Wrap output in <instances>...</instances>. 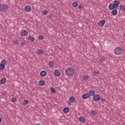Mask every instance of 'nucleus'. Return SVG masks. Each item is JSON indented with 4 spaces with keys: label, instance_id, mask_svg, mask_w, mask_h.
Wrapping results in <instances>:
<instances>
[{
    "label": "nucleus",
    "instance_id": "f257e3e1",
    "mask_svg": "<svg viewBox=\"0 0 125 125\" xmlns=\"http://www.w3.org/2000/svg\"><path fill=\"white\" fill-rule=\"evenodd\" d=\"M75 73V69L71 67L65 69V74L67 76H72Z\"/></svg>",
    "mask_w": 125,
    "mask_h": 125
},
{
    "label": "nucleus",
    "instance_id": "f03ea898",
    "mask_svg": "<svg viewBox=\"0 0 125 125\" xmlns=\"http://www.w3.org/2000/svg\"><path fill=\"white\" fill-rule=\"evenodd\" d=\"M9 7L8 5L6 4H0V11L1 12H4V11H6L8 9Z\"/></svg>",
    "mask_w": 125,
    "mask_h": 125
},
{
    "label": "nucleus",
    "instance_id": "7ed1b4c3",
    "mask_svg": "<svg viewBox=\"0 0 125 125\" xmlns=\"http://www.w3.org/2000/svg\"><path fill=\"white\" fill-rule=\"evenodd\" d=\"M114 53L116 54V55H120L123 53V49L121 47H117L115 48L114 50Z\"/></svg>",
    "mask_w": 125,
    "mask_h": 125
},
{
    "label": "nucleus",
    "instance_id": "20e7f679",
    "mask_svg": "<svg viewBox=\"0 0 125 125\" xmlns=\"http://www.w3.org/2000/svg\"><path fill=\"white\" fill-rule=\"evenodd\" d=\"M5 64H6V60H3L0 63V70L2 71L5 68Z\"/></svg>",
    "mask_w": 125,
    "mask_h": 125
},
{
    "label": "nucleus",
    "instance_id": "39448f33",
    "mask_svg": "<svg viewBox=\"0 0 125 125\" xmlns=\"http://www.w3.org/2000/svg\"><path fill=\"white\" fill-rule=\"evenodd\" d=\"M101 99V97L99 94H96L93 97L94 101H98L100 100Z\"/></svg>",
    "mask_w": 125,
    "mask_h": 125
},
{
    "label": "nucleus",
    "instance_id": "423d86ee",
    "mask_svg": "<svg viewBox=\"0 0 125 125\" xmlns=\"http://www.w3.org/2000/svg\"><path fill=\"white\" fill-rule=\"evenodd\" d=\"M120 1L117 0H114L113 1V4L114 5L115 7H116V9H118L119 7V5H120Z\"/></svg>",
    "mask_w": 125,
    "mask_h": 125
},
{
    "label": "nucleus",
    "instance_id": "0eeeda50",
    "mask_svg": "<svg viewBox=\"0 0 125 125\" xmlns=\"http://www.w3.org/2000/svg\"><path fill=\"white\" fill-rule=\"evenodd\" d=\"M105 23H106V21H105V20H102L98 22V25L102 27L104 26Z\"/></svg>",
    "mask_w": 125,
    "mask_h": 125
},
{
    "label": "nucleus",
    "instance_id": "6e6552de",
    "mask_svg": "<svg viewBox=\"0 0 125 125\" xmlns=\"http://www.w3.org/2000/svg\"><path fill=\"white\" fill-rule=\"evenodd\" d=\"M21 35L22 37L23 36L25 37V36H27V35H28V31L25 30H21Z\"/></svg>",
    "mask_w": 125,
    "mask_h": 125
},
{
    "label": "nucleus",
    "instance_id": "1a4fd4ad",
    "mask_svg": "<svg viewBox=\"0 0 125 125\" xmlns=\"http://www.w3.org/2000/svg\"><path fill=\"white\" fill-rule=\"evenodd\" d=\"M68 101L70 103H75L76 102V99L74 97H70L68 99Z\"/></svg>",
    "mask_w": 125,
    "mask_h": 125
},
{
    "label": "nucleus",
    "instance_id": "9d476101",
    "mask_svg": "<svg viewBox=\"0 0 125 125\" xmlns=\"http://www.w3.org/2000/svg\"><path fill=\"white\" fill-rule=\"evenodd\" d=\"M24 10H25V11H27V12H30L32 10V8H31V6H26L24 8Z\"/></svg>",
    "mask_w": 125,
    "mask_h": 125
},
{
    "label": "nucleus",
    "instance_id": "9b49d317",
    "mask_svg": "<svg viewBox=\"0 0 125 125\" xmlns=\"http://www.w3.org/2000/svg\"><path fill=\"white\" fill-rule=\"evenodd\" d=\"M89 97V94L88 93H85L83 95L82 98L83 99H87Z\"/></svg>",
    "mask_w": 125,
    "mask_h": 125
},
{
    "label": "nucleus",
    "instance_id": "f8f14e48",
    "mask_svg": "<svg viewBox=\"0 0 125 125\" xmlns=\"http://www.w3.org/2000/svg\"><path fill=\"white\" fill-rule=\"evenodd\" d=\"M79 121H80V122H81V123H85V122L86 121L85 118L83 116H81L79 117Z\"/></svg>",
    "mask_w": 125,
    "mask_h": 125
},
{
    "label": "nucleus",
    "instance_id": "ddd939ff",
    "mask_svg": "<svg viewBox=\"0 0 125 125\" xmlns=\"http://www.w3.org/2000/svg\"><path fill=\"white\" fill-rule=\"evenodd\" d=\"M108 8L110 10H113L116 8V7L113 3L110 4L108 6Z\"/></svg>",
    "mask_w": 125,
    "mask_h": 125
},
{
    "label": "nucleus",
    "instance_id": "4468645a",
    "mask_svg": "<svg viewBox=\"0 0 125 125\" xmlns=\"http://www.w3.org/2000/svg\"><path fill=\"white\" fill-rule=\"evenodd\" d=\"M54 74L55 77H59L61 75L60 71L58 70H55Z\"/></svg>",
    "mask_w": 125,
    "mask_h": 125
},
{
    "label": "nucleus",
    "instance_id": "2eb2a0df",
    "mask_svg": "<svg viewBox=\"0 0 125 125\" xmlns=\"http://www.w3.org/2000/svg\"><path fill=\"white\" fill-rule=\"evenodd\" d=\"M89 96H94L95 95V91L91 90L89 92Z\"/></svg>",
    "mask_w": 125,
    "mask_h": 125
},
{
    "label": "nucleus",
    "instance_id": "dca6fc26",
    "mask_svg": "<svg viewBox=\"0 0 125 125\" xmlns=\"http://www.w3.org/2000/svg\"><path fill=\"white\" fill-rule=\"evenodd\" d=\"M63 112L65 113V114H67V113L70 112V108L69 107H64L63 109Z\"/></svg>",
    "mask_w": 125,
    "mask_h": 125
},
{
    "label": "nucleus",
    "instance_id": "f3484780",
    "mask_svg": "<svg viewBox=\"0 0 125 125\" xmlns=\"http://www.w3.org/2000/svg\"><path fill=\"white\" fill-rule=\"evenodd\" d=\"M46 71L43 70L41 72L40 76L41 77H45V76H46Z\"/></svg>",
    "mask_w": 125,
    "mask_h": 125
},
{
    "label": "nucleus",
    "instance_id": "a211bd4d",
    "mask_svg": "<svg viewBox=\"0 0 125 125\" xmlns=\"http://www.w3.org/2000/svg\"><path fill=\"white\" fill-rule=\"evenodd\" d=\"M112 15L115 16L118 14V11L116 9L113 10L111 12Z\"/></svg>",
    "mask_w": 125,
    "mask_h": 125
},
{
    "label": "nucleus",
    "instance_id": "6ab92c4d",
    "mask_svg": "<svg viewBox=\"0 0 125 125\" xmlns=\"http://www.w3.org/2000/svg\"><path fill=\"white\" fill-rule=\"evenodd\" d=\"M5 82H6V78L5 77H3L2 78L0 81V83L2 84H3V83H5Z\"/></svg>",
    "mask_w": 125,
    "mask_h": 125
},
{
    "label": "nucleus",
    "instance_id": "aec40b11",
    "mask_svg": "<svg viewBox=\"0 0 125 125\" xmlns=\"http://www.w3.org/2000/svg\"><path fill=\"white\" fill-rule=\"evenodd\" d=\"M38 54L41 55V54H43L44 53V50L42 49H39L37 51Z\"/></svg>",
    "mask_w": 125,
    "mask_h": 125
},
{
    "label": "nucleus",
    "instance_id": "412c9836",
    "mask_svg": "<svg viewBox=\"0 0 125 125\" xmlns=\"http://www.w3.org/2000/svg\"><path fill=\"white\" fill-rule=\"evenodd\" d=\"M120 10H122V11H125V6L121 4L120 5Z\"/></svg>",
    "mask_w": 125,
    "mask_h": 125
},
{
    "label": "nucleus",
    "instance_id": "4be33fe9",
    "mask_svg": "<svg viewBox=\"0 0 125 125\" xmlns=\"http://www.w3.org/2000/svg\"><path fill=\"white\" fill-rule=\"evenodd\" d=\"M45 83V82H44V81H43V80H40L39 82V85H41V86L44 85Z\"/></svg>",
    "mask_w": 125,
    "mask_h": 125
},
{
    "label": "nucleus",
    "instance_id": "5701e85b",
    "mask_svg": "<svg viewBox=\"0 0 125 125\" xmlns=\"http://www.w3.org/2000/svg\"><path fill=\"white\" fill-rule=\"evenodd\" d=\"M28 40H29V41H31V42H35V38L33 37L32 36H29L28 37Z\"/></svg>",
    "mask_w": 125,
    "mask_h": 125
},
{
    "label": "nucleus",
    "instance_id": "b1692460",
    "mask_svg": "<svg viewBox=\"0 0 125 125\" xmlns=\"http://www.w3.org/2000/svg\"><path fill=\"white\" fill-rule=\"evenodd\" d=\"M48 65H49V67H53L54 66V63H53L51 61H49L48 62Z\"/></svg>",
    "mask_w": 125,
    "mask_h": 125
},
{
    "label": "nucleus",
    "instance_id": "393cba45",
    "mask_svg": "<svg viewBox=\"0 0 125 125\" xmlns=\"http://www.w3.org/2000/svg\"><path fill=\"white\" fill-rule=\"evenodd\" d=\"M91 114L93 116H96V115H97V111H96V110H92Z\"/></svg>",
    "mask_w": 125,
    "mask_h": 125
},
{
    "label": "nucleus",
    "instance_id": "a878e982",
    "mask_svg": "<svg viewBox=\"0 0 125 125\" xmlns=\"http://www.w3.org/2000/svg\"><path fill=\"white\" fill-rule=\"evenodd\" d=\"M99 71L97 70V71H94V72L93 73V75L97 76V75H99Z\"/></svg>",
    "mask_w": 125,
    "mask_h": 125
},
{
    "label": "nucleus",
    "instance_id": "bb28decb",
    "mask_svg": "<svg viewBox=\"0 0 125 125\" xmlns=\"http://www.w3.org/2000/svg\"><path fill=\"white\" fill-rule=\"evenodd\" d=\"M89 76L85 75L83 76V80H85V81H86V80H89Z\"/></svg>",
    "mask_w": 125,
    "mask_h": 125
},
{
    "label": "nucleus",
    "instance_id": "cd10ccee",
    "mask_svg": "<svg viewBox=\"0 0 125 125\" xmlns=\"http://www.w3.org/2000/svg\"><path fill=\"white\" fill-rule=\"evenodd\" d=\"M17 100V99L16 98H15V97H13L11 98V102H16Z\"/></svg>",
    "mask_w": 125,
    "mask_h": 125
},
{
    "label": "nucleus",
    "instance_id": "c85d7f7f",
    "mask_svg": "<svg viewBox=\"0 0 125 125\" xmlns=\"http://www.w3.org/2000/svg\"><path fill=\"white\" fill-rule=\"evenodd\" d=\"M73 6L74 7H77V6H78V2L75 1V2H73Z\"/></svg>",
    "mask_w": 125,
    "mask_h": 125
},
{
    "label": "nucleus",
    "instance_id": "c756f323",
    "mask_svg": "<svg viewBox=\"0 0 125 125\" xmlns=\"http://www.w3.org/2000/svg\"><path fill=\"white\" fill-rule=\"evenodd\" d=\"M50 91L51 93H54L55 92V89H54V88L52 87L50 88Z\"/></svg>",
    "mask_w": 125,
    "mask_h": 125
},
{
    "label": "nucleus",
    "instance_id": "7c9ffc66",
    "mask_svg": "<svg viewBox=\"0 0 125 125\" xmlns=\"http://www.w3.org/2000/svg\"><path fill=\"white\" fill-rule=\"evenodd\" d=\"M29 103V102H28V100H24L23 101V105H27Z\"/></svg>",
    "mask_w": 125,
    "mask_h": 125
},
{
    "label": "nucleus",
    "instance_id": "2f4dec72",
    "mask_svg": "<svg viewBox=\"0 0 125 125\" xmlns=\"http://www.w3.org/2000/svg\"><path fill=\"white\" fill-rule=\"evenodd\" d=\"M38 39L40 40V41H42V40H43V36L42 35L39 36Z\"/></svg>",
    "mask_w": 125,
    "mask_h": 125
},
{
    "label": "nucleus",
    "instance_id": "473e14b6",
    "mask_svg": "<svg viewBox=\"0 0 125 125\" xmlns=\"http://www.w3.org/2000/svg\"><path fill=\"white\" fill-rule=\"evenodd\" d=\"M47 13H48V11H47V10H44L43 11V15H46V14H47Z\"/></svg>",
    "mask_w": 125,
    "mask_h": 125
},
{
    "label": "nucleus",
    "instance_id": "72a5a7b5",
    "mask_svg": "<svg viewBox=\"0 0 125 125\" xmlns=\"http://www.w3.org/2000/svg\"><path fill=\"white\" fill-rule=\"evenodd\" d=\"M105 60H106V59L104 57H103L100 60V61L101 62H104Z\"/></svg>",
    "mask_w": 125,
    "mask_h": 125
},
{
    "label": "nucleus",
    "instance_id": "f704fd0d",
    "mask_svg": "<svg viewBox=\"0 0 125 125\" xmlns=\"http://www.w3.org/2000/svg\"><path fill=\"white\" fill-rule=\"evenodd\" d=\"M25 44H26V43H25V42H22L21 43V46H24L25 45Z\"/></svg>",
    "mask_w": 125,
    "mask_h": 125
},
{
    "label": "nucleus",
    "instance_id": "c9c22d12",
    "mask_svg": "<svg viewBox=\"0 0 125 125\" xmlns=\"http://www.w3.org/2000/svg\"><path fill=\"white\" fill-rule=\"evenodd\" d=\"M14 43H16V44H19V42H18V40H15Z\"/></svg>",
    "mask_w": 125,
    "mask_h": 125
},
{
    "label": "nucleus",
    "instance_id": "e433bc0d",
    "mask_svg": "<svg viewBox=\"0 0 125 125\" xmlns=\"http://www.w3.org/2000/svg\"><path fill=\"white\" fill-rule=\"evenodd\" d=\"M51 17H52V15L51 14H49L48 15V18H49V19H50L51 18Z\"/></svg>",
    "mask_w": 125,
    "mask_h": 125
},
{
    "label": "nucleus",
    "instance_id": "4c0bfd02",
    "mask_svg": "<svg viewBox=\"0 0 125 125\" xmlns=\"http://www.w3.org/2000/svg\"><path fill=\"white\" fill-rule=\"evenodd\" d=\"M78 8H79V9H82V8H83V6H82V5H79Z\"/></svg>",
    "mask_w": 125,
    "mask_h": 125
},
{
    "label": "nucleus",
    "instance_id": "58836bf2",
    "mask_svg": "<svg viewBox=\"0 0 125 125\" xmlns=\"http://www.w3.org/2000/svg\"><path fill=\"white\" fill-rule=\"evenodd\" d=\"M101 101H102V102H105V99H101Z\"/></svg>",
    "mask_w": 125,
    "mask_h": 125
},
{
    "label": "nucleus",
    "instance_id": "ea45409f",
    "mask_svg": "<svg viewBox=\"0 0 125 125\" xmlns=\"http://www.w3.org/2000/svg\"><path fill=\"white\" fill-rule=\"evenodd\" d=\"M0 123H1V118H0Z\"/></svg>",
    "mask_w": 125,
    "mask_h": 125
},
{
    "label": "nucleus",
    "instance_id": "a19ab883",
    "mask_svg": "<svg viewBox=\"0 0 125 125\" xmlns=\"http://www.w3.org/2000/svg\"><path fill=\"white\" fill-rule=\"evenodd\" d=\"M34 125H41V124H35Z\"/></svg>",
    "mask_w": 125,
    "mask_h": 125
}]
</instances>
